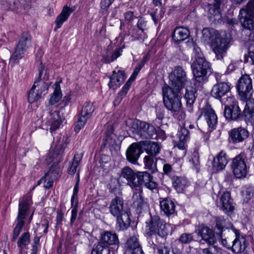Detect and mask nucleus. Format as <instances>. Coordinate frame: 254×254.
Masks as SVG:
<instances>
[{"mask_svg": "<svg viewBox=\"0 0 254 254\" xmlns=\"http://www.w3.org/2000/svg\"><path fill=\"white\" fill-rule=\"evenodd\" d=\"M203 37L211 40V47L217 60H222L231 41L230 35L225 34L221 36L213 28H203L202 31Z\"/></svg>", "mask_w": 254, "mask_h": 254, "instance_id": "obj_1", "label": "nucleus"}, {"mask_svg": "<svg viewBox=\"0 0 254 254\" xmlns=\"http://www.w3.org/2000/svg\"><path fill=\"white\" fill-rule=\"evenodd\" d=\"M63 153L62 146L59 145H57L55 149L49 153L47 162L51 166L48 172L45 175L44 187L46 189L52 188L54 181L60 176V169L59 164L62 159Z\"/></svg>", "mask_w": 254, "mask_h": 254, "instance_id": "obj_2", "label": "nucleus"}, {"mask_svg": "<svg viewBox=\"0 0 254 254\" xmlns=\"http://www.w3.org/2000/svg\"><path fill=\"white\" fill-rule=\"evenodd\" d=\"M180 92L171 89L167 84H165L162 87L164 105L174 116L177 115L181 109Z\"/></svg>", "mask_w": 254, "mask_h": 254, "instance_id": "obj_3", "label": "nucleus"}, {"mask_svg": "<svg viewBox=\"0 0 254 254\" xmlns=\"http://www.w3.org/2000/svg\"><path fill=\"white\" fill-rule=\"evenodd\" d=\"M222 104L224 105V116L227 121L239 122L244 120L246 122L247 115L241 111L238 102L233 96H228Z\"/></svg>", "mask_w": 254, "mask_h": 254, "instance_id": "obj_4", "label": "nucleus"}, {"mask_svg": "<svg viewBox=\"0 0 254 254\" xmlns=\"http://www.w3.org/2000/svg\"><path fill=\"white\" fill-rule=\"evenodd\" d=\"M135 129L136 133L143 139L164 140L166 138L164 130L160 127L155 128L151 124L146 122L137 121Z\"/></svg>", "mask_w": 254, "mask_h": 254, "instance_id": "obj_5", "label": "nucleus"}, {"mask_svg": "<svg viewBox=\"0 0 254 254\" xmlns=\"http://www.w3.org/2000/svg\"><path fill=\"white\" fill-rule=\"evenodd\" d=\"M193 77L199 83L206 82L211 73V64L205 58L194 60L191 64Z\"/></svg>", "mask_w": 254, "mask_h": 254, "instance_id": "obj_6", "label": "nucleus"}, {"mask_svg": "<svg viewBox=\"0 0 254 254\" xmlns=\"http://www.w3.org/2000/svg\"><path fill=\"white\" fill-rule=\"evenodd\" d=\"M146 234L151 237L158 235L162 238H165L169 234L166 222L158 215H151L148 221L146 222Z\"/></svg>", "mask_w": 254, "mask_h": 254, "instance_id": "obj_7", "label": "nucleus"}, {"mask_svg": "<svg viewBox=\"0 0 254 254\" xmlns=\"http://www.w3.org/2000/svg\"><path fill=\"white\" fill-rule=\"evenodd\" d=\"M31 204V199L29 196H24L19 203L18 213L16 219V225L13 229L11 241L15 242L17 239L24 225V219L28 214V210Z\"/></svg>", "mask_w": 254, "mask_h": 254, "instance_id": "obj_8", "label": "nucleus"}, {"mask_svg": "<svg viewBox=\"0 0 254 254\" xmlns=\"http://www.w3.org/2000/svg\"><path fill=\"white\" fill-rule=\"evenodd\" d=\"M32 36L29 31L23 32L16 44L15 50L10 58V62L17 64L24 55L26 51L31 47Z\"/></svg>", "mask_w": 254, "mask_h": 254, "instance_id": "obj_9", "label": "nucleus"}, {"mask_svg": "<svg viewBox=\"0 0 254 254\" xmlns=\"http://www.w3.org/2000/svg\"><path fill=\"white\" fill-rule=\"evenodd\" d=\"M239 21L242 27L250 30V36L254 30V0H250L245 6L240 9Z\"/></svg>", "mask_w": 254, "mask_h": 254, "instance_id": "obj_10", "label": "nucleus"}, {"mask_svg": "<svg viewBox=\"0 0 254 254\" xmlns=\"http://www.w3.org/2000/svg\"><path fill=\"white\" fill-rule=\"evenodd\" d=\"M169 85L171 89L181 91L185 87L188 82L187 74L184 68L180 65L176 66L169 75Z\"/></svg>", "mask_w": 254, "mask_h": 254, "instance_id": "obj_11", "label": "nucleus"}, {"mask_svg": "<svg viewBox=\"0 0 254 254\" xmlns=\"http://www.w3.org/2000/svg\"><path fill=\"white\" fill-rule=\"evenodd\" d=\"M247 155L244 152L240 153L232 159L231 168L233 175L237 178H244L248 174L249 166L247 164Z\"/></svg>", "mask_w": 254, "mask_h": 254, "instance_id": "obj_12", "label": "nucleus"}, {"mask_svg": "<svg viewBox=\"0 0 254 254\" xmlns=\"http://www.w3.org/2000/svg\"><path fill=\"white\" fill-rule=\"evenodd\" d=\"M237 90L242 100H246L251 97L253 92L252 80L249 75L245 74L240 78Z\"/></svg>", "mask_w": 254, "mask_h": 254, "instance_id": "obj_13", "label": "nucleus"}, {"mask_svg": "<svg viewBox=\"0 0 254 254\" xmlns=\"http://www.w3.org/2000/svg\"><path fill=\"white\" fill-rule=\"evenodd\" d=\"M37 62L38 64L39 75L38 78L35 80L32 87L35 89L37 88L36 91H38L42 95H45L48 89V84L44 81V80L48 79V70L42 64L40 60H39Z\"/></svg>", "mask_w": 254, "mask_h": 254, "instance_id": "obj_14", "label": "nucleus"}, {"mask_svg": "<svg viewBox=\"0 0 254 254\" xmlns=\"http://www.w3.org/2000/svg\"><path fill=\"white\" fill-rule=\"evenodd\" d=\"M231 84L228 82H219L213 85L210 94L212 97L219 100L222 104L226 98H223L225 96H231Z\"/></svg>", "mask_w": 254, "mask_h": 254, "instance_id": "obj_15", "label": "nucleus"}, {"mask_svg": "<svg viewBox=\"0 0 254 254\" xmlns=\"http://www.w3.org/2000/svg\"><path fill=\"white\" fill-rule=\"evenodd\" d=\"M134 188L144 185L146 188L153 190L158 187V184L153 180V177L146 171L137 172Z\"/></svg>", "mask_w": 254, "mask_h": 254, "instance_id": "obj_16", "label": "nucleus"}, {"mask_svg": "<svg viewBox=\"0 0 254 254\" xmlns=\"http://www.w3.org/2000/svg\"><path fill=\"white\" fill-rule=\"evenodd\" d=\"M230 143L237 144L245 141L249 136L248 130L242 127L234 128L228 132Z\"/></svg>", "mask_w": 254, "mask_h": 254, "instance_id": "obj_17", "label": "nucleus"}, {"mask_svg": "<svg viewBox=\"0 0 254 254\" xmlns=\"http://www.w3.org/2000/svg\"><path fill=\"white\" fill-rule=\"evenodd\" d=\"M208 15L213 21H219L221 18V12L224 6V0H209Z\"/></svg>", "mask_w": 254, "mask_h": 254, "instance_id": "obj_18", "label": "nucleus"}, {"mask_svg": "<svg viewBox=\"0 0 254 254\" xmlns=\"http://www.w3.org/2000/svg\"><path fill=\"white\" fill-rule=\"evenodd\" d=\"M236 204L231 196L230 192L225 191L220 198V205L221 209L228 216H231L234 212Z\"/></svg>", "mask_w": 254, "mask_h": 254, "instance_id": "obj_19", "label": "nucleus"}, {"mask_svg": "<svg viewBox=\"0 0 254 254\" xmlns=\"http://www.w3.org/2000/svg\"><path fill=\"white\" fill-rule=\"evenodd\" d=\"M133 205L136 208V212L140 214L146 211L149 205L147 202L142 196V190L140 189H136L132 196Z\"/></svg>", "mask_w": 254, "mask_h": 254, "instance_id": "obj_20", "label": "nucleus"}, {"mask_svg": "<svg viewBox=\"0 0 254 254\" xmlns=\"http://www.w3.org/2000/svg\"><path fill=\"white\" fill-rule=\"evenodd\" d=\"M109 209L110 213L115 217L123 214L124 212L129 211L124 206L123 198L117 196L111 200Z\"/></svg>", "mask_w": 254, "mask_h": 254, "instance_id": "obj_21", "label": "nucleus"}, {"mask_svg": "<svg viewBox=\"0 0 254 254\" xmlns=\"http://www.w3.org/2000/svg\"><path fill=\"white\" fill-rule=\"evenodd\" d=\"M142 152L140 141L134 142L130 145L127 150V160L132 164H135Z\"/></svg>", "mask_w": 254, "mask_h": 254, "instance_id": "obj_22", "label": "nucleus"}, {"mask_svg": "<svg viewBox=\"0 0 254 254\" xmlns=\"http://www.w3.org/2000/svg\"><path fill=\"white\" fill-rule=\"evenodd\" d=\"M201 115L204 117L209 128L213 129L215 128L217 123V116L208 103H207L205 107L202 108Z\"/></svg>", "mask_w": 254, "mask_h": 254, "instance_id": "obj_23", "label": "nucleus"}, {"mask_svg": "<svg viewBox=\"0 0 254 254\" xmlns=\"http://www.w3.org/2000/svg\"><path fill=\"white\" fill-rule=\"evenodd\" d=\"M99 242L108 247L112 246L113 248L116 250H118L120 243L117 234L110 231H105L101 234Z\"/></svg>", "mask_w": 254, "mask_h": 254, "instance_id": "obj_24", "label": "nucleus"}, {"mask_svg": "<svg viewBox=\"0 0 254 254\" xmlns=\"http://www.w3.org/2000/svg\"><path fill=\"white\" fill-rule=\"evenodd\" d=\"M197 235L200 236L202 239L206 242L208 245H212L216 242L213 230L208 227L204 225L199 226L198 229L196 230Z\"/></svg>", "mask_w": 254, "mask_h": 254, "instance_id": "obj_25", "label": "nucleus"}, {"mask_svg": "<svg viewBox=\"0 0 254 254\" xmlns=\"http://www.w3.org/2000/svg\"><path fill=\"white\" fill-rule=\"evenodd\" d=\"M190 32L188 28L178 26L176 27L171 35L172 40L176 45H179L188 38Z\"/></svg>", "mask_w": 254, "mask_h": 254, "instance_id": "obj_26", "label": "nucleus"}, {"mask_svg": "<svg viewBox=\"0 0 254 254\" xmlns=\"http://www.w3.org/2000/svg\"><path fill=\"white\" fill-rule=\"evenodd\" d=\"M131 213L129 211L116 217V228L118 231L126 230L130 225Z\"/></svg>", "mask_w": 254, "mask_h": 254, "instance_id": "obj_27", "label": "nucleus"}, {"mask_svg": "<svg viewBox=\"0 0 254 254\" xmlns=\"http://www.w3.org/2000/svg\"><path fill=\"white\" fill-rule=\"evenodd\" d=\"M79 175L77 174V180L76 183L74 187L73 194L71 198V203L72 209L71 210V217L70 221L73 223L77 216V208L78 205V201L77 198V194L79 190Z\"/></svg>", "mask_w": 254, "mask_h": 254, "instance_id": "obj_28", "label": "nucleus"}, {"mask_svg": "<svg viewBox=\"0 0 254 254\" xmlns=\"http://www.w3.org/2000/svg\"><path fill=\"white\" fill-rule=\"evenodd\" d=\"M142 151H145L150 156L155 157L160 151V147L158 143L148 140L140 141Z\"/></svg>", "mask_w": 254, "mask_h": 254, "instance_id": "obj_29", "label": "nucleus"}, {"mask_svg": "<svg viewBox=\"0 0 254 254\" xmlns=\"http://www.w3.org/2000/svg\"><path fill=\"white\" fill-rule=\"evenodd\" d=\"M126 78L124 71L119 70L117 72L113 71V73L110 76V82L108 85L110 88L113 89H117L123 83Z\"/></svg>", "mask_w": 254, "mask_h": 254, "instance_id": "obj_30", "label": "nucleus"}, {"mask_svg": "<svg viewBox=\"0 0 254 254\" xmlns=\"http://www.w3.org/2000/svg\"><path fill=\"white\" fill-rule=\"evenodd\" d=\"M141 248L137 238L134 236L131 237L127 239L125 244L124 254H135L141 250Z\"/></svg>", "mask_w": 254, "mask_h": 254, "instance_id": "obj_31", "label": "nucleus"}, {"mask_svg": "<svg viewBox=\"0 0 254 254\" xmlns=\"http://www.w3.org/2000/svg\"><path fill=\"white\" fill-rule=\"evenodd\" d=\"M228 163L226 153L223 150L221 151L212 161V168L214 171L217 172L223 170Z\"/></svg>", "mask_w": 254, "mask_h": 254, "instance_id": "obj_32", "label": "nucleus"}, {"mask_svg": "<svg viewBox=\"0 0 254 254\" xmlns=\"http://www.w3.org/2000/svg\"><path fill=\"white\" fill-rule=\"evenodd\" d=\"M160 206L161 211L167 216H170L176 213L175 203L170 198H165L160 201Z\"/></svg>", "mask_w": 254, "mask_h": 254, "instance_id": "obj_33", "label": "nucleus"}, {"mask_svg": "<svg viewBox=\"0 0 254 254\" xmlns=\"http://www.w3.org/2000/svg\"><path fill=\"white\" fill-rule=\"evenodd\" d=\"M231 251L237 254L244 253L248 246V243L246 237L235 238L232 242Z\"/></svg>", "mask_w": 254, "mask_h": 254, "instance_id": "obj_34", "label": "nucleus"}, {"mask_svg": "<svg viewBox=\"0 0 254 254\" xmlns=\"http://www.w3.org/2000/svg\"><path fill=\"white\" fill-rule=\"evenodd\" d=\"M136 176V173L129 167L126 166L121 170L120 178L126 179L127 181V184L133 189L134 185H136L135 183Z\"/></svg>", "mask_w": 254, "mask_h": 254, "instance_id": "obj_35", "label": "nucleus"}, {"mask_svg": "<svg viewBox=\"0 0 254 254\" xmlns=\"http://www.w3.org/2000/svg\"><path fill=\"white\" fill-rule=\"evenodd\" d=\"M179 141L177 145V147L181 150H185L186 142L190 138V131L186 127H181L177 134Z\"/></svg>", "mask_w": 254, "mask_h": 254, "instance_id": "obj_36", "label": "nucleus"}, {"mask_svg": "<svg viewBox=\"0 0 254 254\" xmlns=\"http://www.w3.org/2000/svg\"><path fill=\"white\" fill-rule=\"evenodd\" d=\"M244 110H243L245 115H247L246 123L252 124L254 122V99L248 98Z\"/></svg>", "mask_w": 254, "mask_h": 254, "instance_id": "obj_37", "label": "nucleus"}, {"mask_svg": "<svg viewBox=\"0 0 254 254\" xmlns=\"http://www.w3.org/2000/svg\"><path fill=\"white\" fill-rule=\"evenodd\" d=\"M62 82V79L56 82L53 86L54 92L51 94L49 100V104L51 105H55L59 102L62 98L63 93L61 88L60 83Z\"/></svg>", "mask_w": 254, "mask_h": 254, "instance_id": "obj_38", "label": "nucleus"}, {"mask_svg": "<svg viewBox=\"0 0 254 254\" xmlns=\"http://www.w3.org/2000/svg\"><path fill=\"white\" fill-rule=\"evenodd\" d=\"M172 186L178 193L184 191L187 185V180L182 177L174 176L171 178Z\"/></svg>", "mask_w": 254, "mask_h": 254, "instance_id": "obj_39", "label": "nucleus"}, {"mask_svg": "<svg viewBox=\"0 0 254 254\" xmlns=\"http://www.w3.org/2000/svg\"><path fill=\"white\" fill-rule=\"evenodd\" d=\"M114 127L112 126H108L105 132V136L103 138V145L105 146L107 145L113 146L116 143V135L114 133Z\"/></svg>", "mask_w": 254, "mask_h": 254, "instance_id": "obj_40", "label": "nucleus"}, {"mask_svg": "<svg viewBox=\"0 0 254 254\" xmlns=\"http://www.w3.org/2000/svg\"><path fill=\"white\" fill-rule=\"evenodd\" d=\"M196 90L195 88L192 87L186 88L185 98L186 100L187 106L190 108V110H192V106L196 97Z\"/></svg>", "mask_w": 254, "mask_h": 254, "instance_id": "obj_41", "label": "nucleus"}, {"mask_svg": "<svg viewBox=\"0 0 254 254\" xmlns=\"http://www.w3.org/2000/svg\"><path fill=\"white\" fill-rule=\"evenodd\" d=\"M107 51L106 54L102 56V62L106 64L110 63L116 60L121 55L123 51L121 48L116 49L113 53H109L108 49Z\"/></svg>", "mask_w": 254, "mask_h": 254, "instance_id": "obj_42", "label": "nucleus"}, {"mask_svg": "<svg viewBox=\"0 0 254 254\" xmlns=\"http://www.w3.org/2000/svg\"><path fill=\"white\" fill-rule=\"evenodd\" d=\"M156 158L153 156H145L144 158L145 167L153 174L157 171L156 167Z\"/></svg>", "mask_w": 254, "mask_h": 254, "instance_id": "obj_43", "label": "nucleus"}, {"mask_svg": "<svg viewBox=\"0 0 254 254\" xmlns=\"http://www.w3.org/2000/svg\"><path fill=\"white\" fill-rule=\"evenodd\" d=\"M91 254H110V250L109 247L98 242L94 245Z\"/></svg>", "mask_w": 254, "mask_h": 254, "instance_id": "obj_44", "label": "nucleus"}, {"mask_svg": "<svg viewBox=\"0 0 254 254\" xmlns=\"http://www.w3.org/2000/svg\"><path fill=\"white\" fill-rule=\"evenodd\" d=\"M30 243V236L29 232L23 233L17 241V246L22 250Z\"/></svg>", "mask_w": 254, "mask_h": 254, "instance_id": "obj_45", "label": "nucleus"}, {"mask_svg": "<svg viewBox=\"0 0 254 254\" xmlns=\"http://www.w3.org/2000/svg\"><path fill=\"white\" fill-rule=\"evenodd\" d=\"M94 111V108L93 107V103L90 102H86L83 106L80 114L90 118Z\"/></svg>", "mask_w": 254, "mask_h": 254, "instance_id": "obj_46", "label": "nucleus"}, {"mask_svg": "<svg viewBox=\"0 0 254 254\" xmlns=\"http://www.w3.org/2000/svg\"><path fill=\"white\" fill-rule=\"evenodd\" d=\"M225 221L220 217H218L216 219V225L214 231L218 237H221V234L227 228L224 226Z\"/></svg>", "mask_w": 254, "mask_h": 254, "instance_id": "obj_47", "label": "nucleus"}, {"mask_svg": "<svg viewBox=\"0 0 254 254\" xmlns=\"http://www.w3.org/2000/svg\"><path fill=\"white\" fill-rule=\"evenodd\" d=\"M131 83L128 80L122 88L121 91L118 93V97L115 99L114 103L119 104L122 99L125 97L129 89Z\"/></svg>", "mask_w": 254, "mask_h": 254, "instance_id": "obj_48", "label": "nucleus"}, {"mask_svg": "<svg viewBox=\"0 0 254 254\" xmlns=\"http://www.w3.org/2000/svg\"><path fill=\"white\" fill-rule=\"evenodd\" d=\"M31 0H14L13 1V9H26L30 6Z\"/></svg>", "mask_w": 254, "mask_h": 254, "instance_id": "obj_49", "label": "nucleus"}, {"mask_svg": "<svg viewBox=\"0 0 254 254\" xmlns=\"http://www.w3.org/2000/svg\"><path fill=\"white\" fill-rule=\"evenodd\" d=\"M78 120L75 124L74 131L78 133L82 128L84 127L89 118L84 116V115H80L78 116Z\"/></svg>", "mask_w": 254, "mask_h": 254, "instance_id": "obj_50", "label": "nucleus"}, {"mask_svg": "<svg viewBox=\"0 0 254 254\" xmlns=\"http://www.w3.org/2000/svg\"><path fill=\"white\" fill-rule=\"evenodd\" d=\"M108 186L112 193L117 192L120 190L121 186L119 179L112 177Z\"/></svg>", "mask_w": 254, "mask_h": 254, "instance_id": "obj_51", "label": "nucleus"}, {"mask_svg": "<svg viewBox=\"0 0 254 254\" xmlns=\"http://www.w3.org/2000/svg\"><path fill=\"white\" fill-rule=\"evenodd\" d=\"M254 194V187L252 186L249 185L246 187V190L243 191V196L244 201L246 203H248Z\"/></svg>", "mask_w": 254, "mask_h": 254, "instance_id": "obj_52", "label": "nucleus"}, {"mask_svg": "<svg viewBox=\"0 0 254 254\" xmlns=\"http://www.w3.org/2000/svg\"><path fill=\"white\" fill-rule=\"evenodd\" d=\"M34 90L35 88H33V87H32L28 95V101L30 103L38 101L40 98H41L42 96V94L39 93L38 91L35 92Z\"/></svg>", "mask_w": 254, "mask_h": 254, "instance_id": "obj_53", "label": "nucleus"}, {"mask_svg": "<svg viewBox=\"0 0 254 254\" xmlns=\"http://www.w3.org/2000/svg\"><path fill=\"white\" fill-rule=\"evenodd\" d=\"M138 22L137 23V27L138 30L141 31V32H145L147 30V21L145 20V18L142 16H138Z\"/></svg>", "mask_w": 254, "mask_h": 254, "instance_id": "obj_54", "label": "nucleus"}, {"mask_svg": "<svg viewBox=\"0 0 254 254\" xmlns=\"http://www.w3.org/2000/svg\"><path fill=\"white\" fill-rule=\"evenodd\" d=\"M193 240V237L191 234L183 233L179 239V241L183 244H188L190 243Z\"/></svg>", "mask_w": 254, "mask_h": 254, "instance_id": "obj_55", "label": "nucleus"}, {"mask_svg": "<svg viewBox=\"0 0 254 254\" xmlns=\"http://www.w3.org/2000/svg\"><path fill=\"white\" fill-rule=\"evenodd\" d=\"M244 62L250 63L254 65V46L249 48L248 55H245Z\"/></svg>", "mask_w": 254, "mask_h": 254, "instance_id": "obj_56", "label": "nucleus"}, {"mask_svg": "<svg viewBox=\"0 0 254 254\" xmlns=\"http://www.w3.org/2000/svg\"><path fill=\"white\" fill-rule=\"evenodd\" d=\"M131 35L134 40H140L143 41L147 36L145 32H141L138 29H133L131 32Z\"/></svg>", "mask_w": 254, "mask_h": 254, "instance_id": "obj_57", "label": "nucleus"}, {"mask_svg": "<svg viewBox=\"0 0 254 254\" xmlns=\"http://www.w3.org/2000/svg\"><path fill=\"white\" fill-rule=\"evenodd\" d=\"M190 161L196 170L197 172H198L199 169L200 162L199 153L197 151H194Z\"/></svg>", "mask_w": 254, "mask_h": 254, "instance_id": "obj_58", "label": "nucleus"}, {"mask_svg": "<svg viewBox=\"0 0 254 254\" xmlns=\"http://www.w3.org/2000/svg\"><path fill=\"white\" fill-rule=\"evenodd\" d=\"M13 0H1L0 3L1 8L4 10H15V9L12 8Z\"/></svg>", "mask_w": 254, "mask_h": 254, "instance_id": "obj_59", "label": "nucleus"}, {"mask_svg": "<svg viewBox=\"0 0 254 254\" xmlns=\"http://www.w3.org/2000/svg\"><path fill=\"white\" fill-rule=\"evenodd\" d=\"M133 11L128 10L126 11L124 14L125 20L127 23H132L133 21L134 18H137L138 17L134 15Z\"/></svg>", "mask_w": 254, "mask_h": 254, "instance_id": "obj_60", "label": "nucleus"}, {"mask_svg": "<svg viewBox=\"0 0 254 254\" xmlns=\"http://www.w3.org/2000/svg\"><path fill=\"white\" fill-rule=\"evenodd\" d=\"M193 49L194 53V60H197L198 58H205L201 51L200 48L198 47L196 43H193Z\"/></svg>", "mask_w": 254, "mask_h": 254, "instance_id": "obj_61", "label": "nucleus"}, {"mask_svg": "<svg viewBox=\"0 0 254 254\" xmlns=\"http://www.w3.org/2000/svg\"><path fill=\"white\" fill-rule=\"evenodd\" d=\"M63 219V214L62 210L58 211L57 216L56 229L57 230L60 229L62 231V221Z\"/></svg>", "mask_w": 254, "mask_h": 254, "instance_id": "obj_62", "label": "nucleus"}, {"mask_svg": "<svg viewBox=\"0 0 254 254\" xmlns=\"http://www.w3.org/2000/svg\"><path fill=\"white\" fill-rule=\"evenodd\" d=\"M63 22H64V8H63L60 14L57 17L56 20H55V24L56 25V27L55 28V30L56 31L57 29L61 28Z\"/></svg>", "mask_w": 254, "mask_h": 254, "instance_id": "obj_63", "label": "nucleus"}, {"mask_svg": "<svg viewBox=\"0 0 254 254\" xmlns=\"http://www.w3.org/2000/svg\"><path fill=\"white\" fill-rule=\"evenodd\" d=\"M150 16H151L152 19L154 21L155 24H157L158 23V20H160V19L162 17V15L161 13L158 14L157 13V9H156L154 12H151L150 13Z\"/></svg>", "mask_w": 254, "mask_h": 254, "instance_id": "obj_64", "label": "nucleus"}]
</instances>
